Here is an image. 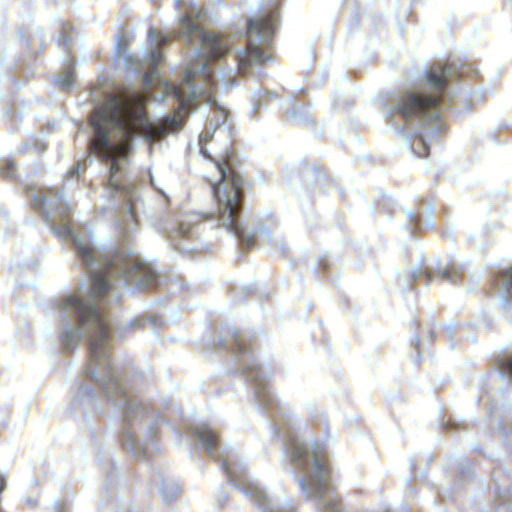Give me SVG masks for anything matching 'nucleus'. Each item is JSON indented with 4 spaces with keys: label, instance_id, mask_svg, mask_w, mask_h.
Wrapping results in <instances>:
<instances>
[{
    "label": "nucleus",
    "instance_id": "1",
    "mask_svg": "<svg viewBox=\"0 0 512 512\" xmlns=\"http://www.w3.org/2000/svg\"><path fill=\"white\" fill-rule=\"evenodd\" d=\"M92 135L88 149L102 163H109L107 187L131 194L134 185L127 182L124 162L132 151V140L140 135L149 142L159 141L177 132L183 120L177 115L165 116L151 123L146 109V97L141 92L120 89L109 94L90 115Z\"/></svg>",
    "mask_w": 512,
    "mask_h": 512
},
{
    "label": "nucleus",
    "instance_id": "2",
    "mask_svg": "<svg viewBox=\"0 0 512 512\" xmlns=\"http://www.w3.org/2000/svg\"><path fill=\"white\" fill-rule=\"evenodd\" d=\"M208 141L207 135L200 136V153L214 163L218 171V178H207L218 204V218L230 230L238 231V217L244 198L243 179L235 170L233 161L235 152L228 148L218 158H214L204 145Z\"/></svg>",
    "mask_w": 512,
    "mask_h": 512
},
{
    "label": "nucleus",
    "instance_id": "3",
    "mask_svg": "<svg viewBox=\"0 0 512 512\" xmlns=\"http://www.w3.org/2000/svg\"><path fill=\"white\" fill-rule=\"evenodd\" d=\"M77 255L81 258L86 267L98 264L97 270L91 273V287L88 297L91 301L104 298L111 289L108 276L115 272H123L125 276L143 275L144 281L141 284L150 286L156 282V275L151 268L142 263L133 262L128 264L127 256L122 252L98 254L92 245L88 243L75 242Z\"/></svg>",
    "mask_w": 512,
    "mask_h": 512
},
{
    "label": "nucleus",
    "instance_id": "4",
    "mask_svg": "<svg viewBox=\"0 0 512 512\" xmlns=\"http://www.w3.org/2000/svg\"><path fill=\"white\" fill-rule=\"evenodd\" d=\"M280 6L281 0H273L262 15L248 21V43L235 55L238 75L247 77L254 67L273 60L272 40L279 22Z\"/></svg>",
    "mask_w": 512,
    "mask_h": 512
},
{
    "label": "nucleus",
    "instance_id": "5",
    "mask_svg": "<svg viewBox=\"0 0 512 512\" xmlns=\"http://www.w3.org/2000/svg\"><path fill=\"white\" fill-rule=\"evenodd\" d=\"M63 304L65 309L74 308L79 327L67 329L61 333V344L66 349L74 348L83 338L80 329L89 328L91 330L89 336L91 352L106 348L111 339L112 330L104 312L99 307L86 303L77 294L66 297Z\"/></svg>",
    "mask_w": 512,
    "mask_h": 512
},
{
    "label": "nucleus",
    "instance_id": "6",
    "mask_svg": "<svg viewBox=\"0 0 512 512\" xmlns=\"http://www.w3.org/2000/svg\"><path fill=\"white\" fill-rule=\"evenodd\" d=\"M205 16L203 8L191 6L180 18V36L189 44H193L194 37H198L202 58L206 63L213 64L227 57L232 42L230 37L223 33L203 29L199 21Z\"/></svg>",
    "mask_w": 512,
    "mask_h": 512
},
{
    "label": "nucleus",
    "instance_id": "7",
    "mask_svg": "<svg viewBox=\"0 0 512 512\" xmlns=\"http://www.w3.org/2000/svg\"><path fill=\"white\" fill-rule=\"evenodd\" d=\"M289 458L300 471H307L310 467L312 457L314 471L299 481L303 490L310 487L316 496L321 497L330 484L331 470L328 464L326 448L323 445L315 444L310 452L306 445L296 438L288 442Z\"/></svg>",
    "mask_w": 512,
    "mask_h": 512
},
{
    "label": "nucleus",
    "instance_id": "8",
    "mask_svg": "<svg viewBox=\"0 0 512 512\" xmlns=\"http://www.w3.org/2000/svg\"><path fill=\"white\" fill-rule=\"evenodd\" d=\"M439 106V96L409 91L399 97L395 112L405 120L421 119L428 113L437 110Z\"/></svg>",
    "mask_w": 512,
    "mask_h": 512
},
{
    "label": "nucleus",
    "instance_id": "9",
    "mask_svg": "<svg viewBox=\"0 0 512 512\" xmlns=\"http://www.w3.org/2000/svg\"><path fill=\"white\" fill-rule=\"evenodd\" d=\"M452 66L448 63L435 64L425 73L426 85L430 88V96H439L441 104L444 93L448 87Z\"/></svg>",
    "mask_w": 512,
    "mask_h": 512
},
{
    "label": "nucleus",
    "instance_id": "10",
    "mask_svg": "<svg viewBox=\"0 0 512 512\" xmlns=\"http://www.w3.org/2000/svg\"><path fill=\"white\" fill-rule=\"evenodd\" d=\"M197 439L207 450L212 451L218 445V435L208 427H199L194 432Z\"/></svg>",
    "mask_w": 512,
    "mask_h": 512
},
{
    "label": "nucleus",
    "instance_id": "11",
    "mask_svg": "<svg viewBox=\"0 0 512 512\" xmlns=\"http://www.w3.org/2000/svg\"><path fill=\"white\" fill-rule=\"evenodd\" d=\"M437 275L442 280L455 282L463 276V269L455 263H449L443 268L437 270Z\"/></svg>",
    "mask_w": 512,
    "mask_h": 512
},
{
    "label": "nucleus",
    "instance_id": "12",
    "mask_svg": "<svg viewBox=\"0 0 512 512\" xmlns=\"http://www.w3.org/2000/svg\"><path fill=\"white\" fill-rule=\"evenodd\" d=\"M495 283L505 289L512 297V267L500 270L495 276Z\"/></svg>",
    "mask_w": 512,
    "mask_h": 512
},
{
    "label": "nucleus",
    "instance_id": "13",
    "mask_svg": "<svg viewBox=\"0 0 512 512\" xmlns=\"http://www.w3.org/2000/svg\"><path fill=\"white\" fill-rule=\"evenodd\" d=\"M411 278L414 281L425 279L429 283L432 281V273L426 266L422 265L411 273Z\"/></svg>",
    "mask_w": 512,
    "mask_h": 512
},
{
    "label": "nucleus",
    "instance_id": "14",
    "mask_svg": "<svg viewBox=\"0 0 512 512\" xmlns=\"http://www.w3.org/2000/svg\"><path fill=\"white\" fill-rule=\"evenodd\" d=\"M129 46V39L125 33H122L117 38V48L119 52L125 53Z\"/></svg>",
    "mask_w": 512,
    "mask_h": 512
},
{
    "label": "nucleus",
    "instance_id": "15",
    "mask_svg": "<svg viewBox=\"0 0 512 512\" xmlns=\"http://www.w3.org/2000/svg\"><path fill=\"white\" fill-rule=\"evenodd\" d=\"M421 145L423 148V151L419 153L420 156H427L429 154V148L424 142L423 138L421 136H415L412 142V146L415 147V145Z\"/></svg>",
    "mask_w": 512,
    "mask_h": 512
},
{
    "label": "nucleus",
    "instance_id": "16",
    "mask_svg": "<svg viewBox=\"0 0 512 512\" xmlns=\"http://www.w3.org/2000/svg\"><path fill=\"white\" fill-rule=\"evenodd\" d=\"M163 55L160 51H154L150 55V61L153 66H157L162 62Z\"/></svg>",
    "mask_w": 512,
    "mask_h": 512
},
{
    "label": "nucleus",
    "instance_id": "17",
    "mask_svg": "<svg viewBox=\"0 0 512 512\" xmlns=\"http://www.w3.org/2000/svg\"><path fill=\"white\" fill-rule=\"evenodd\" d=\"M173 95L175 96V98L177 100H179L181 102V107L184 108L185 107V101L183 99V91H182L181 86L173 87Z\"/></svg>",
    "mask_w": 512,
    "mask_h": 512
},
{
    "label": "nucleus",
    "instance_id": "18",
    "mask_svg": "<svg viewBox=\"0 0 512 512\" xmlns=\"http://www.w3.org/2000/svg\"><path fill=\"white\" fill-rule=\"evenodd\" d=\"M500 368H501L503 373H506V374H508L509 376L512 377V357L509 358L506 362H504L500 366Z\"/></svg>",
    "mask_w": 512,
    "mask_h": 512
},
{
    "label": "nucleus",
    "instance_id": "19",
    "mask_svg": "<svg viewBox=\"0 0 512 512\" xmlns=\"http://www.w3.org/2000/svg\"><path fill=\"white\" fill-rule=\"evenodd\" d=\"M72 78H73V75L72 73H70L69 76H67L65 79L61 80L60 81V85L63 87V88H68L70 87V85L72 84Z\"/></svg>",
    "mask_w": 512,
    "mask_h": 512
},
{
    "label": "nucleus",
    "instance_id": "20",
    "mask_svg": "<svg viewBox=\"0 0 512 512\" xmlns=\"http://www.w3.org/2000/svg\"><path fill=\"white\" fill-rule=\"evenodd\" d=\"M55 512H69L65 503H59L55 506Z\"/></svg>",
    "mask_w": 512,
    "mask_h": 512
},
{
    "label": "nucleus",
    "instance_id": "21",
    "mask_svg": "<svg viewBox=\"0 0 512 512\" xmlns=\"http://www.w3.org/2000/svg\"><path fill=\"white\" fill-rule=\"evenodd\" d=\"M144 325L143 319H135L133 322H131V326L133 329L140 328Z\"/></svg>",
    "mask_w": 512,
    "mask_h": 512
},
{
    "label": "nucleus",
    "instance_id": "22",
    "mask_svg": "<svg viewBox=\"0 0 512 512\" xmlns=\"http://www.w3.org/2000/svg\"><path fill=\"white\" fill-rule=\"evenodd\" d=\"M194 76H195V72L193 71H187L186 74H185V81L187 83H191L194 79Z\"/></svg>",
    "mask_w": 512,
    "mask_h": 512
},
{
    "label": "nucleus",
    "instance_id": "23",
    "mask_svg": "<svg viewBox=\"0 0 512 512\" xmlns=\"http://www.w3.org/2000/svg\"><path fill=\"white\" fill-rule=\"evenodd\" d=\"M247 247H252L256 243V239L254 236H248L247 239L244 240Z\"/></svg>",
    "mask_w": 512,
    "mask_h": 512
},
{
    "label": "nucleus",
    "instance_id": "24",
    "mask_svg": "<svg viewBox=\"0 0 512 512\" xmlns=\"http://www.w3.org/2000/svg\"><path fill=\"white\" fill-rule=\"evenodd\" d=\"M5 165L10 169L11 172H15L16 168L11 161H6Z\"/></svg>",
    "mask_w": 512,
    "mask_h": 512
},
{
    "label": "nucleus",
    "instance_id": "25",
    "mask_svg": "<svg viewBox=\"0 0 512 512\" xmlns=\"http://www.w3.org/2000/svg\"><path fill=\"white\" fill-rule=\"evenodd\" d=\"M6 487V481L4 478L0 477V493L4 491Z\"/></svg>",
    "mask_w": 512,
    "mask_h": 512
},
{
    "label": "nucleus",
    "instance_id": "26",
    "mask_svg": "<svg viewBox=\"0 0 512 512\" xmlns=\"http://www.w3.org/2000/svg\"><path fill=\"white\" fill-rule=\"evenodd\" d=\"M167 43H168V39H167V38H165V37H162V38H161V40H160V42H159V45H160V46H164V45H166Z\"/></svg>",
    "mask_w": 512,
    "mask_h": 512
},
{
    "label": "nucleus",
    "instance_id": "27",
    "mask_svg": "<svg viewBox=\"0 0 512 512\" xmlns=\"http://www.w3.org/2000/svg\"><path fill=\"white\" fill-rule=\"evenodd\" d=\"M205 77H206V79H207L208 81H210V80H211V78H212V73H211L210 71H207V72L205 73Z\"/></svg>",
    "mask_w": 512,
    "mask_h": 512
},
{
    "label": "nucleus",
    "instance_id": "28",
    "mask_svg": "<svg viewBox=\"0 0 512 512\" xmlns=\"http://www.w3.org/2000/svg\"><path fill=\"white\" fill-rule=\"evenodd\" d=\"M130 213L134 216V208L130 207Z\"/></svg>",
    "mask_w": 512,
    "mask_h": 512
}]
</instances>
